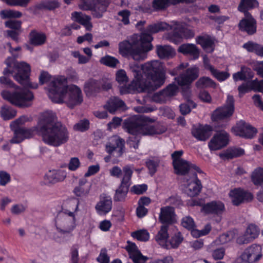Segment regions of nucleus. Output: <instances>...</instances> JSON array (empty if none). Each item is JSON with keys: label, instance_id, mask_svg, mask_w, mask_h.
Here are the masks:
<instances>
[{"label": "nucleus", "instance_id": "nucleus-28", "mask_svg": "<svg viewBox=\"0 0 263 263\" xmlns=\"http://www.w3.org/2000/svg\"><path fill=\"white\" fill-rule=\"evenodd\" d=\"M112 202L110 196L101 197L100 200L97 203L95 209L99 215H105L112 209Z\"/></svg>", "mask_w": 263, "mask_h": 263}, {"label": "nucleus", "instance_id": "nucleus-56", "mask_svg": "<svg viewBox=\"0 0 263 263\" xmlns=\"http://www.w3.org/2000/svg\"><path fill=\"white\" fill-rule=\"evenodd\" d=\"M183 237L180 232L176 233L170 239V243L173 249L177 248L182 242Z\"/></svg>", "mask_w": 263, "mask_h": 263}, {"label": "nucleus", "instance_id": "nucleus-10", "mask_svg": "<svg viewBox=\"0 0 263 263\" xmlns=\"http://www.w3.org/2000/svg\"><path fill=\"white\" fill-rule=\"evenodd\" d=\"M144 115H135L124 121L123 127L129 134L133 136H139L142 126L146 120Z\"/></svg>", "mask_w": 263, "mask_h": 263}, {"label": "nucleus", "instance_id": "nucleus-27", "mask_svg": "<svg viewBox=\"0 0 263 263\" xmlns=\"http://www.w3.org/2000/svg\"><path fill=\"white\" fill-rule=\"evenodd\" d=\"M196 43L201 46L202 48L207 52L212 53L214 50L215 43L214 39L211 35L204 34L196 37Z\"/></svg>", "mask_w": 263, "mask_h": 263}, {"label": "nucleus", "instance_id": "nucleus-34", "mask_svg": "<svg viewBox=\"0 0 263 263\" xmlns=\"http://www.w3.org/2000/svg\"><path fill=\"white\" fill-rule=\"evenodd\" d=\"M239 28L241 31L246 32L249 35H253L256 32V21L255 19H242L239 22Z\"/></svg>", "mask_w": 263, "mask_h": 263}, {"label": "nucleus", "instance_id": "nucleus-30", "mask_svg": "<svg viewBox=\"0 0 263 263\" xmlns=\"http://www.w3.org/2000/svg\"><path fill=\"white\" fill-rule=\"evenodd\" d=\"M46 35L43 32L33 29L29 33V42L34 46H42L46 43Z\"/></svg>", "mask_w": 263, "mask_h": 263}, {"label": "nucleus", "instance_id": "nucleus-44", "mask_svg": "<svg viewBox=\"0 0 263 263\" xmlns=\"http://www.w3.org/2000/svg\"><path fill=\"white\" fill-rule=\"evenodd\" d=\"M196 85L198 88H214L216 83L209 77H202L196 82Z\"/></svg>", "mask_w": 263, "mask_h": 263}, {"label": "nucleus", "instance_id": "nucleus-61", "mask_svg": "<svg viewBox=\"0 0 263 263\" xmlns=\"http://www.w3.org/2000/svg\"><path fill=\"white\" fill-rule=\"evenodd\" d=\"M170 204L175 208H180L183 205V202L181 197L178 195H174L170 197L166 200Z\"/></svg>", "mask_w": 263, "mask_h": 263}, {"label": "nucleus", "instance_id": "nucleus-22", "mask_svg": "<svg viewBox=\"0 0 263 263\" xmlns=\"http://www.w3.org/2000/svg\"><path fill=\"white\" fill-rule=\"evenodd\" d=\"M174 208L171 206H165L161 208L159 215V221L163 225L168 226L175 222Z\"/></svg>", "mask_w": 263, "mask_h": 263}, {"label": "nucleus", "instance_id": "nucleus-19", "mask_svg": "<svg viewBox=\"0 0 263 263\" xmlns=\"http://www.w3.org/2000/svg\"><path fill=\"white\" fill-rule=\"evenodd\" d=\"M83 96L81 89L77 85H73L69 89L68 98L66 104L68 107L73 108L83 102Z\"/></svg>", "mask_w": 263, "mask_h": 263}, {"label": "nucleus", "instance_id": "nucleus-36", "mask_svg": "<svg viewBox=\"0 0 263 263\" xmlns=\"http://www.w3.org/2000/svg\"><path fill=\"white\" fill-rule=\"evenodd\" d=\"M156 52L161 59H169L176 55V51L169 45H157Z\"/></svg>", "mask_w": 263, "mask_h": 263}, {"label": "nucleus", "instance_id": "nucleus-46", "mask_svg": "<svg viewBox=\"0 0 263 263\" xmlns=\"http://www.w3.org/2000/svg\"><path fill=\"white\" fill-rule=\"evenodd\" d=\"M170 5V0H153L152 7L154 11L159 12L166 10Z\"/></svg>", "mask_w": 263, "mask_h": 263}, {"label": "nucleus", "instance_id": "nucleus-6", "mask_svg": "<svg viewBox=\"0 0 263 263\" xmlns=\"http://www.w3.org/2000/svg\"><path fill=\"white\" fill-rule=\"evenodd\" d=\"M2 98L11 104L19 107H28L34 98L33 93L27 89H19L10 92L3 90L1 92Z\"/></svg>", "mask_w": 263, "mask_h": 263}, {"label": "nucleus", "instance_id": "nucleus-23", "mask_svg": "<svg viewBox=\"0 0 263 263\" xmlns=\"http://www.w3.org/2000/svg\"><path fill=\"white\" fill-rule=\"evenodd\" d=\"M259 234L258 228L255 224H250L248 226L245 234L240 236L237 239V242L240 245L249 243L257 238Z\"/></svg>", "mask_w": 263, "mask_h": 263}, {"label": "nucleus", "instance_id": "nucleus-37", "mask_svg": "<svg viewBox=\"0 0 263 263\" xmlns=\"http://www.w3.org/2000/svg\"><path fill=\"white\" fill-rule=\"evenodd\" d=\"M170 27V25L164 22H160L153 24L149 25L146 28V29L141 33H145L148 34L152 38V34L156 33L159 31H164L167 30Z\"/></svg>", "mask_w": 263, "mask_h": 263}, {"label": "nucleus", "instance_id": "nucleus-40", "mask_svg": "<svg viewBox=\"0 0 263 263\" xmlns=\"http://www.w3.org/2000/svg\"><path fill=\"white\" fill-rule=\"evenodd\" d=\"M160 162V158L158 156H153L146 159V166L149 171V173L153 176L157 171V168Z\"/></svg>", "mask_w": 263, "mask_h": 263}, {"label": "nucleus", "instance_id": "nucleus-2", "mask_svg": "<svg viewBox=\"0 0 263 263\" xmlns=\"http://www.w3.org/2000/svg\"><path fill=\"white\" fill-rule=\"evenodd\" d=\"M55 118L53 112H45L37 126H35V129L45 144L59 147L68 141L69 133L64 125L54 123Z\"/></svg>", "mask_w": 263, "mask_h": 263}, {"label": "nucleus", "instance_id": "nucleus-12", "mask_svg": "<svg viewBox=\"0 0 263 263\" xmlns=\"http://www.w3.org/2000/svg\"><path fill=\"white\" fill-rule=\"evenodd\" d=\"M261 248L259 245L253 244L247 248L241 254L237 261L240 263H253L260 259L261 257Z\"/></svg>", "mask_w": 263, "mask_h": 263}, {"label": "nucleus", "instance_id": "nucleus-41", "mask_svg": "<svg viewBox=\"0 0 263 263\" xmlns=\"http://www.w3.org/2000/svg\"><path fill=\"white\" fill-rule=\"evenodd\" d=\"M243 47L250 52H254L256 55L263 57V46L251 41H249L243 45Z\"/></svg>", "mask_w": 263, "mask_h": 263}, {"label": "nucleus", "instance_id": "nucleus-42", "mask_svg": "<svg viewBox=\"0 0 263 263\" xmlns=\"http://www.w3.org/2000/svg\"><path fill=\"white\" fill-rule=\"evenodd\" d=\"M184 28H175L172 32L168 34L170 42L177 44L181 42L184 35Z\"/></svg>", "mask_w": 263, "mask_h": 263}, {"label": "nucleus", "instance_id": "nucleus-58", "mask_svg": "<svg viewBox=\"0 0 263 263\" xmlns=\"http://www.w3.org/2000/svg\"><path fill=\"white\" fill-rule=\"evenodd\" d=\"M212 76L218 81L221 82L229 79L230 73L228 71H220L216 69Z\"/></svg>", "mask_w": 263, "mask_h": 263}, {"label": "nucleus", "instance_id": "nucleus-63", "mask_svg": "<svg viewBox=\"0 0 263 263\" xmlns=\"http://www.w3.org/2000/svg\"><path fill=\"white\" fill-rule=\"evenodd\" d=\"M116 80L120 84L126 83L128 81L126 71L124 69H120L116 74Z\"/></svg>", "mask_w": 263, "mask_h": 263}, {"label": "nucleus", "instance_id": "nucleus-1", "mask_svg": "<svg viewBox=\"0 0 263 263\" xmlns=\"http://www.w3.org/2000/svg\"><path fill=\"white\" fill-rule=\"evenodd\" d=\"M141 70H133L134 79L130 84L119 87L121 95L151 92L164 84L166 71L163 63L158 60L147 62L142 65Z\"/></svg>", "mask_w": 263, "mask_h": 263}, {"label": "nucleus", "instance_id": "nucleus-13", "mask_svg": "<svg viewBox=\"0 0 263 263\" xmlns=\"http://www.w3.org/2000/svg\"><path fill=\"white\" fill-rule=\"evenodd\" d=\"M173 166L175 174L178 175L184 176L189 173L192 175V173L194 172L199 174L203 173L199 167L185 160L179 161L178 163L174 164Z\"/></svg>", "mask_w": 263, "mask_h": 263}, {"label": "nucleus", "instance_id": "nucleus-38", "mask_svg": "<svg viewBox=\"0 0 263 263\" xmlns=\"http://www.w3.org/2000/svg\"><path fill=\"white\" fill-rule=\"evenodd\" d=\"M245 154V150L240 147H233L227 149L219 154V157L222 159H232L242 156Z\"/></svg>", "mask_w": 263, "mask_h": 263}, {"label": "nucleus", "instance_id": "nucleus-18", "mask_svg": "<svg viewBox=\"0 0 263 263\" xmlns=\"http://www.w3.org/2000/svg\"><path fill=\"white\" fill-rule=\"evenodd\" d=\"M225 210L224 203L219 200H213L202 205L201 211L205 215H219Z\"/></svg>", "mask_w": 263, "mask_h": 263}, {"label": "nucleus", "instance_id": "nucleus-29", "mask_svg": "<svg viewBox=\"0 0 263 263\" xmlns=\"http://www.w3.org/2000/svg\"><path fill=\"white\" fill-rule=\"evenodd\" d=\"M104 107L110 114H114L118 110L125 109L126 104L123 100L118 97H115L110 98Z\"/></svg>", "mask_w": 263, "mask_h": 263}, {"label": "nucleus", "instance_id": "nucleus-31", "mask_svg": "<svg viewBox=\"0 0 263 263\" xmlns=\"http://www.w3.org/2000/svg\"><path fill=\"white\" fill-rule=\"evenodd\" d=\"M146 121L144 122L142 126V129L140 131V135H153L155 134H160L165 132V129L159 131L156 126L149 125L148 123L154 122L155 120L149 117L146 116Z\"/></svg>", "mask_w": 263, "mask_h": 263}, {"label": "nucleus", "instance_id": "nucleus-52", "mask_svg": "<svg viewBox=\"0 0 263 263\" xmlns=\"http://www.w3.org/2000/svg\"><path fill=\"white\" fill-rule=\"evenodd\" d=\"M101 64L109 67L115 68L120 63L119 61L115 57L109 55H106L101 58Z\"/></svg>", "mask_w": 263, "mask_h": 263}, {"label": "nucleus", "instance_id": "nucleus-26", "mask_svg": "<svg viewBox=\"0 0 263 263\" xmlns=\"http://www.w3.org/2000/svg\"><path fill=\"white\" fill-rule=\"evenodd\" d=\"M178 51L184 55L190 56L194 60L198 59L199 57V50L196 45L193 44H182L178 47Z\"/></svg>", "mask_w": 263, "mask_h": 263}, {"label": "nucleus", "instance_id": "nucleus-8", "mask_svg": "<svg viewBox=\"0 0 263 263\" xmlns=\"http://www.w3.org/2000/svg\"><path fill=\"white\" fill-rule=\"evenodd\" d=\"M235 111L234 99L228 95L226 103L217 107L211 114V119L213 122L229 120Z\"/></svg>", "mask_w": 263, "mask_h": 263}, {"label": "nucleus", "instance_id": "nucleus-25", "mask_svg": "<svg viewBox=\"0 0 263 263\" xmlns=\"http://www.w3.org/2000/svg\"><path fill=\"white\" fill-rule=\"evenodd\" d=\"M79 200L78 199H69L65 202L62 206V215H67L71 218H76V213L79 210Z\"/></svg>", "mask_w": 263, "mask_h": 263}, {"label": "nucleus", "instance_id": "nucleus-5", "mask_svg": "<svg viewBox=\"0 0 263 263\" xmlns=\"http://www.w3.org/2000/svg\"><path fill=\"white\" fill-rule=\"evenodd\" d=\"M188 66L187 63H181L173 70L170 73L173 76L179 74L176 78L178 85L181 87H184V91H188L190 89L191 84L199 77V70L197 67H193L187 68L185 71L180 73V71L184 69Z\"/></svg>", "mask_w": 263, "mask_h": 263}, {"label": "nucleus", "instance_id": "nucleus-53", "mask_svg": "<svg viewBox=\"0 0 263 263\" xmlns=\"http://www.w3.org/2000/svg\"><path fill=\"white\" fill-rule=\"evenodd\" d=\"M16 111L9 106H3L1 109V115L5 120L13 119L16 115Z\"/></svg>", "mask_w": 263, "mask_h": 263}, {"label": "nucleus", "instance_id": "nucleus-55", "mask_svg": "<svg viewBox=\"0 0 263 263\" xmlns=\"http://www.w3.org/2000/svg\"><path fill=\"white\" fill-rule=\"evenodd\" d=\"M196 104L192 100H189L187 103H182L179 106L180 113L182 115H186L191 111V108H195Z\"/></svg>", "mask_w": 263, "mask_h": 263}, {"label": "nucleus", "instance_id": "nucleus-33", "mask_svg": "<svg viewBox=\"0 0 263 263\" xmlns=\"http://www.w3.org/2000/svg\"><path fill=\"white\" fill-rule=\"evenodd\" d=\"M253 77L254 73L251 68L245 66H241L240 71L233 74V79L235 82L250 80Z\"/></svg>", "mask_w": 263, "mask_h": 263}, {"label": "nucleus", "instance_id": "nucleus-45", "mask_svg": "<svg viewBox=\"0 0 263 263\" xmlns=\"http://www.w3.org/2000/svg\"><path fill=\"white\" fill-rule=\"evenodd\" d=\"M123 170L124 173L123 177L119 185L125 186L129 189L132 184L131 178L133 171L130 168L127 167H123Z\"/></svg>", "mask_w": 263, "mask_h": 263}, {"label": "nucleus", "instance_id": "nucleus-59", "mask_svg": "<svg viewBox=\"0 0 263 263\" xmlns=\"http://www.w3.org/2000/svg\"><path fill=\"white\" fill-rule=\"evenodd\" d=\"M129 257L132 259L133 263H145L148 259V258L146 256H144L140 251L132 254Z\"/></svg>", "mask_w": 263, "mask_h": 263}, {"label": "nucleus", "instance_id": "nucleus-3", "mask_svg": "<svg viewBox=\"0 0 263 263\" xmlns=\"http://www.w3.org/2000/svg\"><path fill=\"white\" fill-rule=\"evenodd\" d=\"M130 39L131 42L125 40L119 43L120 54L124 58L135 61L144 60L147 52L153 49L152 38L148 34L141 33L140 35L133 34Z\"/></svg>", "mask_w": 263, "mask_h": 263}, {"label": "nucleus", "instance_id": "nucleus-54", "mask_svg": "<svg viewBox=\"0 0 263 263\" xmlns=\"http://www.w3.org/2000/svg\"><path fill=\"white\" fill-rule=\"evenodd\" d=\"M207 251L211 253L213 258L216 260L223 259L226 252L225 249L223 247L211 249V248L209 246Z\"/></svg>", "mask_w": 263, "mask_h": 263}, {"label": "nucleus", "instance_id": "nucleus-32", "mask_svg": "<svg viewBox=\"0 0 263 263\" xmlns=\"http://www.w3.org/2000/svg\"><path fill=\"white\" fill-rule=\"evenodd\" d=\"M238 128L239 136L246 138H252L257 132L256 128L243 121L240 122Z\"/></svg>", "mask_w": 263, "mask_h": 263}, {"label": "nucleus", "instance_id": "nucleus-39", "mask_svg": "<svg viewBox=\"0 0 263 263\" xmlns=\"http://www.w3.org/2000/svg\"><path fill=\"white\" fill-rule=\"evenodd\" d=\"M168 230V226L162 225L161 226L160 230L155 237L156 241L162 247L166 246V243L169 237Z\"/></svg>", "mask_w": 263, "mask_h": 263}, {"label": "nucleus", "instance_id": "nucleus-64", "mask_svg": "<svg viewBox=\"0 0 263 263\" xmlns=\"http://www.w3.org/2000/svg\"><path fill=\"white\" fill-rule=\"evenodd\" d=\"M73 128L76 130L84 132L89 128V121L87 119L81 120L79 123L76 124Z\"/></svg>", "mask_w": 263, "mask_h": 263}, {"label": "nucleus", "instance_id": "nucleus-47", "mask_svg": "<svg viewBox=\"0 0 263 263\" xmlns=\"http://www.w3.org/2000/svg\"><path fill=\"white\" fill-rule=\"evenodd\" d=\"M131 236L138 241L146 242L149 239V233L145 229H140L132 233Z\"/></svg>", "mask_w": 263, "mask_h": 263}, {"label": "nucleus", "instance_id": "nucleus-7", "mask_svg": "<svg viewBox=\"0 0 263 263\" xmlns=\"http://www.w3.org/2000/svg\"><path fill=\"white\" fill-rule=\"evenodd\" d=\"M67 79L60 77L52 81L48 89V96L52 102L61 104L67 93Z\"/></svg>", "mask_w": 263, "mask_h": 263}, {"label": "nucleus", "instance_id": "nucleus-57", "mask_svg": "<svg viewBox=\"0 0 263 263\" xmlns=\"http://www.w3.org/2000/svg\"><path fill=\"white\" fill-rule=\"evenodd\" d=\"M22 22L16 20H10L5 22V27L11 29L10 30H14L21 31Z\"/></svg>", "mask_w": 263, "mask_h": 263}, {"label": "nucleus", "instance_id": "nucleus-35", "mask_svg": "<svg viewBox=\"0 0 263 263\" xmlns=\"http://www.w3.org/2000/svg\"><path fill=\"white\" fill-rule=\"evenodd\" d=\"M101 81L90 79L84 84V91L87 96H92L101 91Z\"/></svg>", "mask_w": 263, "mask_h": 263}, {"label": "nucleus", "instance_id": "nucleus-9", "mask_svg": "<svg viewBox=\"0 0 263 263\" xmlns=\"http://www.w3.org/2000/svg\"><path fill=\"white\" fill-rule=\"evenodd\" d=\"M54 220L56 229L59 233L72 235V233L77 226L76 218H72V220H69L62 213H58Z\"/></svg>", "mask_w": 263, "mask_h": 263}, {"label": "nucleus", "instance_id": "nucleus-43", "mask_svg": "<svg viewBox=\"0 0 263 263\" xmlns=\"http://www.w3.org/2000/svg\"><path fill=\"white\" fill-rule=\"evenodd\" d=\"M128 191L129 189L127 187L119 185L118 189L115 191L113 198L114 201H124L127 197Z\"/></svg>", "mask_w": 263, "mask_h": 263}, {"label": "nucleus", "instance_id": "nucleus-48", "mask_svg": "<svg viewBox=\"0 0 263 263\" xmlns=\"http://www.w3.org/2000/svg\"><path fill=\"white\" fill-rule=\"evenodd\" d=\"M251 180L256 185L263 184V168L258 167L256 168L252 174Z\"/></svg>", "mask_w": 263, "mask_h": 263}, {"label": "nucleus", "instance_id": "nucleus-51", "mask_svg": "<svg viewBox=\"0 0 263 263\" xmlns=\"http://www.w3.org/2000/svg\"><path fill=\"white\" fill-rule=\"evenodd\" d=\"M178 90L177 86L175 84H170L163 90L158 92V95L163 97H173L176 95Z\"/></svg>", "mask_w": 263, "mask_h": 263}, {"label": "nucleus", "instance_id": "nucleus-49", "mask_svg": "<svg viewBox=\"0 0 263 263\" xmlns=\"http://www.w3.org/2000/svg\"><path fill=\"white\" fill-rule=\"evenodd\" d=\"M60 7L59 3L56 1L42 2L36 6L39 10H53Z\"/></svg>", "mask_w": 263, "mask_h": 263}, {"label": "nucleus", "instance_id": "nucleus-14", "mask_svg": "<svg viewBox=\"0 0 263 263\" xmlns=\"http://www.w3.org/2000/svg\"><path fill=\"white\" fill-rule=\"evenodd\" d=\"M185 192L188 196L194 197L197 196L201 192L202 185L197 176V173H192L189 178L186 179Z\"/></svg>", "mask_w": 263, "mask_h": 263}, {"label": "nucleus", "instance_id": "nucleus-16", "mask_svg": "<svg viewBox=\"0 0 263 263\" xmlns=\"http://www.w3.org/2000/svg\"><path fill=\"white\" fill-rule=\"evenodd\" d=\"M230 196L234 205L238 206L242 203L251 202L253 199L252 193L241 188H235L231 190Z\"/></svg>", "mask_w": 263, "mask_h": 263}, {"label": "nucleus", "instance_id": "nucleus-15", "mask_svg": "<svg viewBox=\"0 0 263 263\" xmlns=\"http://www.w3.org/2000/svg\"><path fill=\"white\" fill-rule=\"evenodd\" d=\"M229 142V135L224 130L215 134L208 143L210 150L217 151L226 147Z\"/></svg>", "mask_w": 263, "mask_h": 263}, {"label": "nucleus", "instance_id": "nucleus-21", "mask_svg": "<svg viewBox=\"0 0 263 263\" xmlns=\"http://www.w3.org/2000/svg\"><path fill=\"white\" fill-rule=\"evenodd\" d=\"M124 140L119 137H112L106 145V151L111 155L114 152H117V156H121L124 152Z\"/></svg>", "mask_w": 263, "mask_h": 263}, {"label": "nucleus", "instance_id": "nucleus-24", "mask_svg": "<svg viewBox=\"0 0 263 263\" xmlns=\"http://www.w3.org/2000/svg\"><path fill=\"white\" fill-rule=\"evenodd\" d=\"M66 175L64 171L50 170L44 176V183L49 185L62 181L66 178Z\"/></svg>", "mask_w": 263, "mask_h": 263}, {"label": "nucleus", "instance_id": "nucleus-20", "mask_svg": "<svg viewBox=\"0 0 263 263\" xmlns=\"http://www.w3.org/2000/svg\"><path fill=\"white\" fill-rule=\"evenodd\" d=\"M36 133L35 126L31 128L17 127L14 131V137L10 140L11 143H20L25 139L30 138Z\"/></svg>", "mask_w": 263, "mask_h": 263}, {"label": "nucleus", "instance_id": "nucleus-62", "mask_svg": "<svg viewBox=\"0 0 263 263\" xmlns=\"http://www.w3.org/2000/svg\"><path fill=\"white\" fill-rule=\"evenodd\" d=\"M147 190V185L146 184H137L133 185L130 192L136 195H141L144 194Z\"/></svg>", "mask_w": 263, "mask_h": 263}, {"label": "nucleus", "instance_id": "nucleus-4", "mask_svg": "<svg viewBox=\"0 0 263 263\" xmlns=\"http://www.w3.org/2000/svg\"><path fill=\"white\" fill-rule=\"evenodd\" d=\"M7 67L3 71L5 76L0 77V83L6 86L14 88L15 85L7 76L14 73V78L20 84H26L29 79L31 71L30 66L24 62L14 63L13 66L11 64L7 63Z\"/></svg>", "mask_w": 263, "mask_h": 263}, {"label": "nucleus", "instance_id": "nucleus-50", "mask_svg": "<svg viewBox=\"0 0 263 263\" xmlns=\"http://www.w3.org/2000/svg\"><path fill=\"white\" fill-rule=\"evenodd\" d=\"M0 16L2 19L18 18L22 16V13L14 10H3L0 12Z\"/></svg>", "mask_w": 263, "mask_h": 263}, {"label": "nucleus", "instance_id": "nucleus-60", "mask_svg": "<svg viewBox=\"0 0 263 263\" xmlns=\"http://www.w3.org/2000/svg\"><path fill=\"white\" fill-rule=\"evenodd\" d=\"M181 225L188 230L193 229L196 227L193 218L190 216L183 217L181 220Z\"/></svg>", "mask_w": 263, "mask_h": 263}, {"label": "nucleus", "instance_id": "nucleus-17", "mask_svg": "<svg viewBox=\"0 0 263 263\" xmlns=\"http://www.w3.org/2000/svg\"><path fill=\"white\" fill-rule=\"evenodd\" d=\"M213 130V128L210 125L199 124L197 126L192 127L191 133L198 141H205L212 136Z\"/></svg>", "mask_w": 263, "mask_h": 263}, {"label": "nucleus", "instance_id": "nucleus-11", "mask_svg": "<svg viewBox=\"0 0 263 263\" xmlns=\"http://www.w3.org/2000/svg\"><path fill=\"white\" fill-rule=\"evenodd\" d=\"M110 3V0H96L95 3L84 2L80 5L83 10H90L93 17L100 18L103 16Z\"/></svg>", "mask_w": 263, "mask_h": 263}]
</instances>
